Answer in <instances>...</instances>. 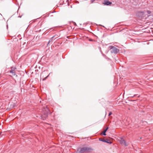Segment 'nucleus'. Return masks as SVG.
Here are the masks:
<instances>
[{
    "label": "nucleus",
    "instance_id": "f257e3e1",
    "mask_svg": "<svg viewBox=\"0 0 153 153\" xmlns=\"http://www.w3.org/2000/svg\"><path fill=\"white\" fill-rule=\"evenodd\" d=\"M37 113L39 116H37V117H39V118L43 120H45L48 117V114L50 113V111L47 106H44L43 108L40 109L37 111Z\"/></svg>",
    "mask_w": 153,
    "mask_h": 153
},
{
    "label": "nucleus",
    "instance_id": "f03ea898",
    "mask_svg": "<svg viewBox=\"0 0 153 153\" xmlns=\"http://www.w3.org/2000/svg\"><path fill=\"white\" fill-rule=\"evenodd\" d=\"M90 149H91L90 148L87 147H83L78 149L76 153H84L85 152L88 151Z\"/></svg>",
    "mask_w": 153,
    "mask_h": 153
},
{
    "label": "nucleus",
    "instance_id": "7ed1b4c3",
    "mask_svg": "<svg viewBox=\"0 0 153 153\" xmlns=\"http://www.w3.org/2000/svg\"><path fill=\"white\" fill-rule=\"evenodd\" d=\"M109 49L111 50V52L112 53H117L119 51V49L113 46H109Z\"/></svg>",
    "mask_w": 153,
    "mask_h": 153
},
{
    "label": "nucleus",
    "instance_id": "20e7f679",
    "mask_svg": "<svg viewBox=\"0 0 153 153\" xmlns=\"http://www.w3.org/2000/svg\"><path fill=\"white\" fill-rule=\"evenodd\" d=\"M137 15L138 17L140 18H142L144 17V13L143 12H138L137 13Z\"/></svg>",
    "mask_w": 153,
    "mask_h": 153
},
{
    "label": "nucleus",
    "instance_id": "39448f33",
    "mask_svg": "<svg viewBox=\"0 0 153 153\" xmlns=\"http://www.w3.org/2000/svg\"><path fill=\"white\" fill-rule=\"evenodd\" d=\"M99 140L100 141L105 142L111 144L112 143L111 141L110 140L107 139H105L101 138H99Z\"/></svg>",
    "mask_w": 153,
    "mask_h": 153
},
{
    "label": "nucleus",
    "instance_id": "423d86ee",
    "mask_svg": "<svg viewBox=\"0 0 153 153\" xmlns=\"http://www.w3.org/2000/svg\"><path fill=\"white\" fill-rule=\"evenodd\" d=\"M120 142L121 144L124 145L125 146H127L128 145V144L126 142V141L122 139L120 140Z\"/></svg>",
    "mask_w": 153,
    "mask_h": 153
},
{
    "label": "nucleus",
    "instance_id": "0eeeda50",
    "mask_svg": "<svg viewBox=\"0 0 153 153\" xmlns=\"http://www.w3.org/2000/svg\"><path fill=\"white\" fill-rule=\"evenodd\" d=\"M103 4L106 5H109L111 4H112V2L108 1H105Z\"/></svg>",
    "mask_w": 153,
    "mask_h": 153
},
{
    "label": "nucleus",
    "instance_id": "6e6552de",
    "mask_svg": "<svg viewBox=\"0 0 153 153\" xmlns=\"http://www.w3.org/2000/svg\"><path fill=\"white\" fill-rule=\"evenodd\" d=\"M108 129V127H107L106 129L103 131L102 134L103 135L105 136L106 135V132Z\"/></svg>",
    "mask_w": 153,
    "mask_h": 153
},
{
    "label": "nucleus",
    "instance_id": "1a4fd4ad",
    "mask_svg": "<svg viewBox=\"0 0 153 153\" xmlns=\"http://www.w3.org/2000/svg\"><path fill=\"white\" fill-rule=\"evenodd\" d=\"M10 72L13 75H15V73L14 71V69L12 68L10 71Z\"/></svg>",
    "mask_w": 153,
    "mask_h": 153
},
{
    "label": "nucleus",
    "instance_id": "9d476101",
    "mask_svg": "<svg viewBox=\"0 0 153 153\" xmlns=\"http://www.w3.org/2000/svg\"><path fill=\"white\" fill-rule=\"evenodd\" d=\"M51 73L49 74L46 77H45V78L43 79L42 80L43 81L45 80L49 76V75H50V74Z\"/></svg>",
    "mask_w": 153,
    "mask_h": 153
},
{
    "label": "nucleus",
    "instance_id": "9b49d317",
    "mask_svg": "<svg viewBox=\"0 0 153 153\" xmlns=\"http://www.w3.org/2000/svg\"><path fill=\"white\" fill-rule=\"evenodd\" d=\"M53 41V40H52V39H51L49 41H48V45L51 42Z\"/></svg>",
    "mask_w": 153,
    "mask_h": 153
},
{
    "label": "nucleus",
    "instance_id": "f8f14e48",
    "mask_svg": "<svg viewBox=\"0 0 153 153\" xmlns=\"http://www.w3.org/2000/svg\"><path fill=\"white\" fill-rule=\"evenodd\" d=\"M147 13L148 14H150L151 13V11L149 10H147Z\"/></svg>",
    "mask_w": 153,
    "mask_h": 153
},
{
    "label": "nucleus",
    "instance_id": "ddd939ff",
    "mask_svg": "<svg viewBox=\"0 0 153 153\" xmlns=\"http://www.w3.org/2000/svg\"><path fill=\"white\" fill-rule=\"evenodd\" d=\"M112 114V113L111 112H110L108 114V116H110Z\"/></svg>",
    "mask_w": 153,
    "mask_h": 153
},
{
    "label": "nucleus",
    "instance_id": "4468645a",
    "mask_svg": "<svg viewBox=\"0 0 153 153\" xmlns=\"http://www.w3.org/2000/svg\"><path fill=\"white\" fill-rule=\"evenodd\" d=\"M45 73V72H43L41 74V76H42V75H43Z\"/></svg>",
    "mask_w": 153,
    "mask_h": 153
},
{
    "label": "nucleus",
    "instance_id": "2eb2a0df",
    "mask_svg": "<svg viewBox=\"0 0 153 153\" xmlns=\"http://www.w3.org/2000/svg\"><path fill=\"white\" fill-rule=\"evenodd\" d=\"M95 0H91V3H93L94 1Z\"/></svg>",
    "mask_w": 153,
    "mask_h": 153
},
{
    "label": "nucleus",
    "instance_id": "dca6fc26",
    "mask_svg": "<svg viewBox=\"0 0 153 153\" xmlns=\"http://www.w3.org/2000/svg\"><path fill=\"white\" fill-rule=\"evenodd\" d=\"M55 36H53L51 38V39H52V40H53V38Z\"/></svg>",
    "mask_w": 153,
    "mask_h": 153
},
{
    "label": "nucleus",
    "instance_id": "f3484780",
    "mask_svg": "<svg viewBox=\"0 0 153 153\" xmlns=\"http://www.w3.org/2000/svg\"><path fill=\"white\" fill-rule=\"evenodd\" d=\"M138 95L137 94H135V95H134V96L135 97V96H137Z\"/></svg>",
    "mask_w": 153,
    "mask_h": 153
},
{
    "label": "nucleus",
    "instance_id": "a211bd4d",
    "mask_svg": "<svg viewBox=\"0 0 153 153\" xmlns=\"http://www.w3.org/2000/svg\"><path fill=\"white\" fill-rule=\"evenodd\" d=\"M7 28H8V25H7Z\"/></svg>",
    "mask_w": 153,
    "mask_h": 153
},
{
    "label": "nucleus",
    "instance_id": "6ab92c4d",
    "mask_svg": "<svg viewBox=\"0 0 153 153\" xmlns=\"http://www.w3.org/2000/svg\"><path fill=\"white\" fill-rule=\"evenodd\" d=\"M123 29H127V28H126V27H125V28H123Z\"/></svg>",
    "mask_w": 153,
    "mask_h": 153
},
{
    "label": "nucleus",
    "instance_id": "aec40b11",
    "mask_svg": "<svg viewBox=\"0 0 153 153\" xmlns=\"http://www.w3.org/2000/svg\"><path fill=\"white\" fill-rule=\"evenodd\" d=\"M150 29H153V28H152V27H151V28H150Z\"/></svg>",
    "mask_w": 153,
    "mask_h": 153
},
{
    "label": "nucleus",
    "instance_id": "412c9836",
    "mask_svg": "<svg viewBox=\"0 0 153 153\" xmlns=\"http://www.w3.org/2000/svg\"><path fill=\"white\" fill-rule=\"evenodd\" d=\"M78 29H81L80 28H79ZM82 29H84V28H82Z\"/></svg>",
    "mask_w": 153,
    "mask_h": 153
},
{
    "label": "nucleus",
    "instance_id": "4be33fe9",
    "mask_svg": "<svg viewBox=\"0 0 153 153\" xmlns=\"http://www.w3.org/2000/svg\"><path fill=\"white\" fill-rule=\"evenodd\" d=\"M49 29H53V28H50Z\"/></svg>",
    "mask_w": 153,
    "mask_h": 153
},
{
    "label": "nucleus",
    "instance_id": "5701e85b",
    "mask_svg": "<svg viewBox=\"0 0 153 153\" xmlns=\"http://www.w3.org/2000/svg\"><path fill=\"white\" fill-rule=\"evenodd\" d=\"M90 27L91 29V26H90Z\"/></svg>",
    "mask_w": 153,
    "mask_h": 153
},
{
    "label": "nucleus",
    "instance_id": "b1692460",
    "mask_svg": "<svg viewBox=\"0 0 153 153\" xmlns=\"http://www.w3.org/2000/svg\"><path fill=\"white\" fill-rule=\"evenodd\" d=\"M27 28H28V27H27L26 29H27Z\"/></svg>",
    "mask_w": 153,
    "mask_h": 153
},
{
    "label": "nucleus",
    "instance_id": "393cba45",
    "mask_svg": "<svg viewBox=\"0 0 153 153\" xmlns=\"http://www.w3.org/2000/svg\"><path fill=\"white\" fill-rule=\"evenodd\" d=\"M41 30H39V31H40Z\"/></svg>",
    "mask_w": 153,
    "mask_h": 153
},
{
    "label": "nucleus",
    "instance_id": "a878e982",
    "mask_svg": "<svg viewBox=\"0 0 153 153\" xmlns=\"http://www.w3.org/2000/svg\"><path fill=\"white\" fill-rule=\"evenodd\" d=\"M149 16H147V17Z\"/></svg>",
    "mask_w": 153,
    "mask_h": 153
},
{
    "label": "nucleus",
    "instance_id": "bb28decb",
    "mask_svg": "<svg viewBox=\"0 0 153 153\" xmlns=\"http://www.w3.org/2000/svg\"><path fill=\"white\" fill-rule=\"evenodd\" d=\"M144 29H146V28H145Z\"/></svg>",
    "mask_w": 153,
    "mask_h": 153
},
{
    "label": "nucleus",
    "instance_id": "cd10ccee",
    "mask_svg": "<svg viewBox=\"0 0 153 153\" xmlns=\"http://www.w3.org/2000/svg\"><path fill=\"white\" fill-rule=\"evenodd\" d=\"M36 31V32H37V31Z\"/></svg>",
    "mask_w": 153,
    "mask_h": 153
},
{
    "label": "nucleus",
    "instance_id": "c85d7f7f",
    "mask_svg": "<svg viewBox=\"0 0 153 153\" xmlns=\"http://www.w3.org/2000/svg\"><path fill=\"white\" fill-rule=\"evenodd\" d=\"M138 97H139V95H138Z\"/></svg>",
    "mask_w": 153,
    "mask_h": 153
},
{
    "label": "nucleus",
    "instance_id": "c756f323",
    "mask_svg": "<svg viewBox=\"0 0 153 153\" xmlns=\"http://www.w3.org/2000/svg\"><path fill=\"white\" fill-rule=\"evenodd\" d=\"M0 14L1 15V13H0Z\"/></svg>",
    "mask_w": 153,
    "mask_h": 153
}]
</instances>
